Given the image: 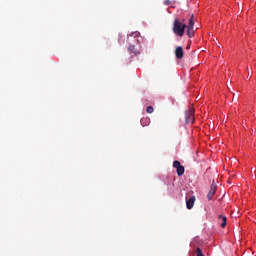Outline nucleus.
Listing matches in <instances>:
<instances>
[{"label": "nucleus", "instance_id": "f257e3e1", "mask_svg": "<svg viewBox=\"0 0 256 256\" xmlns=\"http://www.w3.org/2000/svg\"><path fill=\"white\" fill-rule=\"evenodd\" d=\"M185 29H187V25H185V23L179 21V19L174 20L173 33H175V35L183 37V35H185Z\"/></svg>", "mask_w": 256, "mask_h": 256}, {"label": "nucleus", "instance_id": "f03ea898", "mask_svg": "<svg viewBox=\"0 0 256 256\" xmlns=\"http://www.w3.org/2000/svg\"><path fill=\"white\" fill-rule=\"evenodd\" d=\"M186 123H195V109L189 108L185 112Z\"/></svg>", "mask_w": 256, "mask_h": 256}, {"label": "nucleus", "instance_id": "7ed1b4c3", "mask_svg": "<svg viewBox=\"0 0 256 256\" xmlns=\"http://www.w3.org/2000/svg\"><path fill=\"white\" fill-rule=\"evenodd\" d=\"M216 193H217V184L215 183V180H213L210 186V190L207 194L208 201H211V199H213Z\"/></svg>", "mask_w": 256, "mask_h": 256}, {"label": "nucleus", "instance_id": "20e7f679", "mask_svg": "<svg viewBox=\"0 0 256 256\" xmlns=\"http://www.w3.org/2000/svg\"><path fill=\"white\" fill-rule=\"evenodd\" d=\"M174 53H175L176 59H183V57H185V51H183L182 46L176 47Z\"/></svg>", "mask_w": 256, "mask_h": 256}, {"label": "nucleus", "instance_id": "39448f33", "mask_svg": "<svg viewBox=\"0 0 256 256\" xmlns=\"http://www.w3.org/2000/svg\"><path fill=\"white\" fill-rule=\"evenodd\" d=\"M218 223H220V226L222 227V229H225V227H227V217L223 215H219Z\"/></svg>", "mask_w": 256, "mask_h": 256}, {"label": "nucleus", "instance_id": "423d86ee", "mask_svg": "<svg viewBox=\"0 0 256 256\" xmlns=\"http://www.w3.org/2000/svg\"><path fill=\"white\" fill-rule=\"evenodd\" d=\"M195 205V196H191L187 201H186V207L187 209H193Z\"/></svg>", "mask_w": 256, "mask_h": 256}, {"label": "nucleus", "instance_id": "0eeeda50", "mask_svg": "<svg viewBox=\"0 0 256 256\" xmlns=\"http://www.w3.org/2000/svg\"><path fill=\"white\" fill-rule=\"evenodd\" d=\"M190 29H194L195 27V15H191L190 19H189V23H188V26H186Z\"/></svg>", "mask_w": 256, "mask_h": 256}, {"label": "nucleus", "instance_id": "6e6552de", "mask_svg": "<svg viewBox=\"0 0 256 256\" xmlns=\"http://www.w3.org/2000/svg\"><path fill=\"white\" fill-rule=\"evenodd\" d=\"M186 28H187V35H188V37L190 39L195 37V30H194V28H189V27H186Z\"/></svg>", "mask_w": 256, "mask_h": 256}, {"label": "nucleus", "instance_id": "1a4fd4ad", "mask_svg": "<svg viewBox=\"0 0 256 256\" xmlns=\"http://www.w3.org/2000/svg\"><path fill=\"white\" fill-rule=\"evenodd\" d=\"M128 51H129L130 53H133V55H135V56L139 55V52H137V50H135V45H130V46L128 47Z\"/></svg>", "mask_w": 256, "mask_h": 256}, {"label": "nucleus", "instance_id": "9d476101", "mask_svg": "<svg viewBox=\"0 0 256 256\" xmlns=\"http://www.w3.org/2000/svg\"><path fill=\"white\" fill-rule=\"evenodd\" d=\"M176 171H177L178 177H181L182 175L185 174V167L181 166V167L178 168Z\"/></svg>", "mask_w": 256, "mask_h": 256}, {"label": "nucleus", "instance_id": "9b49d317", "mask_svg": "<svg viewBox=\"0 0 256 256\" xmlns=\"http://www.w3.org/2000/svg\"><path fill=\"white\" fill-rule=\"evenodd\" d=\"M182 165H181V162H179L178 160H175L174 162H173V167H174V169H176V171L181 167Z\"/></svg>", "mask_w": 256, "mask_h": 256}, {"label": "nucleus", "instance_id": "f8f14e48", "mask_svg": "<svg viewBox=\"0 0 256 256\" xmlns=\"http://www.w3.org/2000/svg\"><path fill=\"white\" fill-rule=\"evenodd\" d=\"M139 35H141L139 32H132L131 34H129V37H134L135 39H137V37H139Z\"/></svg>", "mask_w": 256, "mask_h": 256}, {"label": "nucleus", "instance_id": "ddd939ff", "mask_svg": "<svg viewBox=\"0 0 256 256\" xmlns=\"http://www.w3.org/2000/svg\"><path fill=\"white\" fill-rule=\"evenodd\" d=\"M153 111H154V109H153L152 106H148V107L146 108V113L151 114V113H153Z\"/></svg>", "mask_w": 256, "mask_h": 256}, {"label": "nucleus", "instance_id": "4468645a", "mask_svg": "<svg viewBox=\"0 0 256 256\" xmlns=\"http://www.w3.org/2000/svg\"><path fill=\"white\" fill-rule=\"evenodd\" d=\"M164 5H171V0H165Z\"/></svg>", "mask_w": 256, "mask_h": 256}, {"label": "nucleus", "instance_id": "2eb2a0df", "mask_svg": "<svg viewBox=\"0 0 256 256\" xmlns=\"http://www.w3.org/2000/svg\"><path fill=\"white\" fill-rule=\"evenodd\" d=\"M187 49H191V46H187Z\"/></svg>", "mask_w": 256, "mask_h": 256}]
</instances>
